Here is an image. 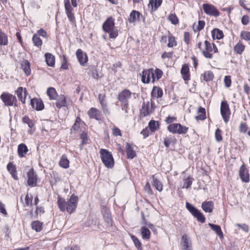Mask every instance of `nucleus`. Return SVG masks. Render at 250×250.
I'll use <instances>...</instances> for the list:
<instances>
[{
  "mask_svg": "<svg viewBox=\"0 0 250 250\" xmlns=\"http://www.w3.org/2000/svg\"><path fill=\"white\" fill-rule=\"evenodd\" d=\"M78 198L74 194H72L67 201L61 198L58 197V206L61 211L66 210L69 213L73 212L77 206Z\"/></svg>",
  "mask_w": 250,
  "mask_h": 250,
  "instance_id": "obj_1",
  "label": "nucleus"
},
{
  "mask_svg": "<svg viewBox=\"0 0 250 250\" xmlns=\"http://www.w3.org/2000/svg\"><path fill=\"white\" fill-rule=\"evenodd\" d=\"M103 31L109 34L110 39H115L118 36V30L115 26V19L112 16L108 17L102 25Z\"/></svg>",
  "mask_w": 250,
  "mask_h": 250,
  "instance_id": "obj_2",
  "label": "nucleus"
},
{
  "mask_svg": "<svg viewBox=\"0 0 250 250\" xmlns=\"http://www.w3.org/2000/svg\"><path fill=\"white\" fill-rule=\"evenodd\" d=\"M100 154L104 166L107 168H112L114 166V160L111 153L107 149L101 148Z\"/></svg>",
  "mask_w": 250,
  "mask_h": 250,
  "instance_id": "obj_3",
  "label": "nucleus"
},
{
  "mask_svg": "<svg viewBox=\"0 0 250 250\" xmlns=\"http://www.w3.org/2000/svg\"><path fill=\"white\" fill-rule=\"evenodd\" d=\"M0 99L7 106H18V100L16 97L7 92H3L0 96Z\"/></svg>",
  "mask_w": 250,
  "mask_h": 250,
  "instance_id": "obj_4",
  "label": "nucleus"
},
{
  "mask_svg": "<svg viewBox=\"0 0 250 250\" xmlns=\"http://www.w3.org/2000/svg\"><path fill=\"white\" fill-rule=\"evenodd\" d=\"M205 49L202 50V53L203 56L208 59H212L213 58L212 53H217L218 49L214 43H211L208 41H205Z\"/></svg>",
  "mask_w": 250,
  "mask_h": 250,
  "instance_id": "obj_5",
  "label": "nucleus"
},
{
  "mask_svg": "<svg viewBox=\"0 0 250 250\" xmlns=\"http://www.w3.org/2000/svg\"><path fill=\"white\" fill-rule=\"evenodd\" d=\"M167 130L171 133L178 134H185L187 133L188 128L179 123H173L168 125Z\"/></svg>",
  "mask_w": 250,
  "mask_h": 250,
  "instance_id": "obj_6",
  "label": "nucleus"
},
{
  "mask_svg": "<svg viewBox=\"0 0 250 250\" xmlns=\"http://www.w3.org/2000/svg\"><path fill=\"white\" fill-rule=\"evenodd\" d=\"M186 208L195 217L198 222L203 223L205 222V216L192 205L188 202H186Z\"/></svg>",
  "mask_w": 250,
  "mask_h": 250,
  "instance_id": "obj_7",
  "label": "nucleus"
},
{
  "mask_svg": "<svg viewBox=\"0 0 250 250\" xmlns=\"http://www.w3.org/2000/svg\"><path fill=\"white\" fill-rule=\"evenodd\" d=\"M132 93L128 89H124L119 93L118 100L123 104L124 107H126L127 104H128V100L131 98Z\"/></svg>",
  "mask_w": 250,
  "mask_h": 250,
  "instance_id": "obj_8",
  "label": "nucleus"
},
{
  "mask_svg": "<svg viewBox=\"0 0 250 250\" xmlns=\"http://www.w3.org/2000/svg\"><path fill=\"white\" fill-rule=\"evenodd\" d=\"M221 114L224 121L227 123L229 119L230 111L229 105L226 101H222L220 107Z\"/></svg>",
  "mask_w": 250,
  "mask_h": 250,
  "instance_id": "obj_9",
  "label": "nucleus"
},
{
  "mask_svg": "<svg viewBox=\"0 0 250 250\" xmlns=\"http://www.w3.org/2000/svg\"><path fill=\"white\" fill-rule=\"evenodd\" d=\"M202 8L204 12L208 15L213 17H218L220 12L216 7L212 4L204 3L202 5Z\"/></svg>",
  "mask_w": 250,
  "mask_h": 250,
  "instance_id": "obj_10",
  "label": "nucleus"
},
{
  "mask_svg": "<svg viewBox=\"0 0 250 250\" xmlns=\"http://www.w3.org/2000/svg\"><path fill=\"white\" fill-rule=\"evenodd\" d=\"M142 81L144 83H148L150 81L154 82V71L153 69L144 70L142 72Z\"/></svg>",
  "mask_w": 250,
  "mask_h": 250,
  "instance_id": "obj_11",
  "label": "nucleus"
},
{
  "mask_svg": "<svg viewBox=\"0 0 250 250\" xmlns=\"http://www.w3.org/2000/svg\"><path fill=\"white\" fill-rule=\"evenodd\" d=\"M64 8L66 14L69 21L74 23L75 22V17L73 13V9L72 7L69 0H64Z\"/></svg>",
  "mask_w": 250,
  "mask_h": 250,
  "instance_id": "obj_12",
  "label": "nucleus"
},
{
  "mask_svg": "<svg viewBox=\"0 0 250 250\" xmlns=\"http://www.w3.org/2000/svg\"><path fill=\"white\" fill-rule=\"evenodd\" d=\"M239 175L243 182L249 183L250 182V180L249 169L246 167L244 164L242 165L240 167Z\"/></svg>",
  "mask_w": 250,
  "mask_h": 250,
  "instance_id": "obj_13",
  "label": "nucleus"
},
{
  "mask_svg": "<svg viewBox=\"0 0 250 250\" xmlns=\"http://www.w3.org/2000/svg\"><path fill=\"white\" fill-rule=\"evenodd\" d=\"M27 184L31 187H35L37 185V176L33 168L30 169L27 172Z\"/></svg>",
  "mask_w": 250,
  "mask_h": 250,
  "instance_id": "obj_14",
  "label": "nucleus"
},
{
  "mask_svg": "<svg viewBox=\"0 0 250 250\" xmlns=\"http://www.w3.org/2000/svg\"><path fill=\"white\" fill-rule=\"evenodd\" d=\"M181 245L182 250H191L192 248V243L191 239L186 234L182 236L181 240Z\"/></svg>",
  "mask_w": 250,
  "mask_h": 250,
  "instance_id": "obj_15",
  "label": "nucleus"
},
{
  "mask_svg": "<svg viewBox=\"0 0 250 250\" xmlns=\"http://www.w3.org/2000/svg\"><path fill=\"white\" fill-rule=\"evenodd\" d=\"M143 15L138 11L133 10L129 14L128 21L130 23H134L136 21H140Z\"/></svg>",
  "mask_w": 250,
  "mask_h": 250,
  "instance_id": "obj_16",
  "label": "nucleus"
},
{
  "mask_svg": "<svg viewBox=\"0 0 250 250\" xmlns=\"http://www.w3.org/2000/svg\"><path fill=\"white\" fill-rule=\"evenodd\" d=\"M76 55L80 64L83 66L85 65L88 61L86 54L81 49H79L77 50Z\"/></svg>",
  "mask_w": 250,
  "mask_h": 250,
  "instance_id": "obj_17",
  "label": "nucleus"
},
{
  "mask_svg": "<svg viewBox=\"0 0 250 250\" xmlns=\"http://www.w3.org/2000/svg\"><path fill=\"white\" fill-rule=\"evenodd\" d=\"M15 94L17 95L19 100L22 104L25 103V99L28 95V93L25 88L22 87H19L15 91Z\"/></svg>",
  "mask_w": 250,
  "mask_h": 250,
  "instance_id": "obj_18",
  "label": "nucleus"
},
{
  "mask_svg": "<svg viewBox=\"0 0 250 250\" xmlns=\"http://www.w3.org/2000/svg\"><path fill=\"white\" fill-rule=\"evenodd\" d=\"M154 104V102L151 99V106L149 105V102L144 103L141 110V113L144 116H146L150 114L152 112V108Z\"/></svg>",
  "mask_w": 250,
  "mask_h": 250,
  "instance_id": "obj_19",
  "label": "nucleus"
},
{
  "mask_svg": "<svg viewBox=\"0 0 250 250\" xmlns=\"http://www.w3.org/2000/svg\"><path fill=\"white\" fill-rule=\"evenodd\" d=\"M30 104L32 107L36 110L40 111L44 108V104L40 99L36 98L31 99Z\"/></svg>",
  "mask_w": 250,
  "mask_h": 250,
  "instance_id": "obj_20",
  "label": "nucleus"
},
{
  "mask_svg": "<svg viewBox=\"0 0 250 250\" xmlns=\"http://www.w3.org/2000/svg\"><path fill=\"white\" fill-rule=\"evenodd\" d=\"M181 73L182 75L183 79L185 81L190 80V73L188 65L187 64L183 65L181 70Z\"/></svg>",
  "mask_w": 250,
  "mask_h": 250,
  "instance_id": "obj_21",
  "label": "nucleus"
},
{
  "mask_svg": "<svg viewBox=\"0 0 250 250\" xmlns=\"http://www.w3.org/2000/svg\"><path fill=\"white\" fill-rule=\"evenodd\" d=\"M177 142L176 138L171 135L167 136L164 139V144L165 146L168 148L170 146H174Z\"/></svg>",
  "mask_w": 250,
  "mask_h": 250,
  "instance_id": "obj_22",
  "label": "nucleus"
},
{
  "mask_svg": "<svg viewBox=\"0 0 250 250\" xmlns=\"http://www.w3.org/2000/svg\"><path fill=\"white\" fill-rule=\"evenodd\" d=\"M28 151V149L25 144L22 143L18 146V154L20 158L25 157Z\"/></svg>",
  "mask_w": 250,
  "mask_h": 250,
  "instance_id": "obj_23",
  "label": "nucleus"
},
{
  "mask_svg": "<svg viewBox=\"0 0 250 250\" xmlns=\"http://www.w3.org/2000/svg\"><path fill=\"white\" fill-rule=\"evenodd\" d=\"M214 208V203L212 201H205L202 204V208L206 212L210 213Z\"/></svg>",
  "mask_w": 250,
  "mask_h": 250,
  "instance_id": "obj_24",
  "label": "nucleus"
},
{
  "mask_svg": "<svg viewBox=\"0 0 250 250\" xmlns=\"http://www.w3.org/2000/svg\"><path fill=\"white\" fill-rule=\"evenodd\" d=\"M163 94V90L159 87L154 86L151 93V99L153 100L155 98H161Z\"/></svg>",
  "mask_w": 250,
  "mask_h": 250,
  "instance_id": "obj_25",
  "label": "nucleus"
},
{
  "mask_svg": "<svg viewBox=\"0 0 250 250\" xmlns=\"http://www.w3.org/2000/svg\"><path fill=\"white\" fill-rule=\"evenodd\" d=\"M21 68L27 76L30 75V63L27 60H24L21 62Z\"/></svg>",
  "mask_w": 250,
  "mask_h": 250,
  "instance_id": "obj_26",
  "label": "nucleus"
},
{
  "mask_svg": "<svg viewBox=\"0 0 250 250\" xmlns=\"http://www.w3.org/2000/svg\"><path fill=\"white\" fill-rule=\"evenodd\" d=\"M98 99L99 100L100 104L102 107L104 112L105 113L109 114V111L108 110L107 104L105 101V95L104 94H100L98 96Z\"/></svg>",
  "mask_w": 250,
  "mask_h": 250,
  "instance_id": "obj_27",
  "label": "nucleus"
},
{
  "mask_svg": "<svg viewBox=\"0 0 250 250\" xmlns=\"http://www.w3.org/2000/svg\"><path fill=\"white\" fill-rule=\"evenodd\" d=\"M125 148L127 158L128 159H132L136 157V153L135 151L133 149V148L129 144H126Z\"/></svg>",
  "mask_w": 250,
  "mask_h": 250,
  "instance_id": "obj_28",
  "label": "nucleus"
},
{
  "mask_svg": "<svg viewBox=\"0 0 250 250\" xmlns=\"http://www.w3.org/2000/svg\"><path fill=\"white\" fill-rule=\"evenodd\" d=\"M7 170L11 174L12 177L16 180L18 179L17 175V170L15 166L11 162L9 163L7 165Z\"/></svg>",
  "mask_w": 250,
  "mask_h": 250,
  "instance_id": "obj_29",
  "label": "nucleus"
},
{
  "mask_svg": "<svg viewBox=\"0 0 250 250\" xmlns=\"http://www.w3.org/2000/svg\"><path fill=\"white\" fill-rule=\"evenodd\" d=\"M45 61L47 64L51 67L55 65V57L49 53L45 54Z\"/></svg>",
  "mask_w": 250,
  "mask_h": 250,
  "instance_id": "obj_30",
  "label": "nucleus"
},
{
  "mask_svg": "<svg viewBox=\"0 0 250 250\" xmlns=\"http://www.w3.org/2000/svg\"><path fill=\"white\" fill-rule=\"evenodd\" d=\"M88 115L90 118L100 119V112L95 108L92 107L88 111Z\"/></svg>",
  "mask_w": 250,
  "mask_h": 250,
  "instance_id": "obj_31",
  "label": "nucleus"
},
{
  "mask_svg": "<svg viewBox=\"0 0 250 250\" xmlns=\"http://www.w3.org/2000/svg\"><path fill=\"white\" fill-rule=\"evenodd\" d=\"M211 35L214 40H219L223 38L224 37L222 31L218 28H215L211 31Z\"/></svg>",
  "mask_w": 250,
  "mask_h": 250,
  "instance_id": "obj_32",
  "label": "nucleus"
},
{
  "mask_svg": "<svg viewBox=\"0 0 250 250\" xmlns=\"http://www.w3.org/2000/svg\"><path fill=\"white\" fill-rule=\"evenodd\" d=\"M162 0H149L148 6H151L152 10L156 11L162 4Z\"/></svg>",
  "mask_w": 250,
  "mask_h": 250,
  "instance_id": "obj_33",
  "label": "nucleus"
},
{
  "mask_svg": "<svg viewBox=\"0 0 250 250\" xmlns=\"http://www.w3.org/2000/svg\"><path fill=\"white\" fill-rule=\"evenodd\" d=\"M208 225L219 237H223V234L220 226L211 223H209Z\"/></svg>",
  "mask_w": 250,
  "mask_h": 250,
  "instance_id": "obj_34",
  "label": "nucleus"
},
{
  "mask_svg": "<svg viewBox=\"0 0 250 250\" xmlns=\"http://www.w3.org/2000/svg\"><path fill=\"white\" fill-rule=\"evenodd\" d=\"M66 104L65 97L63 95H61L56 102V105L58 108H60L62 106H65Z\"/></svg>",
  "mask_w": 250,
  "mask_h": 250,
  "instance_id": "obj_35",
  "label": "nucleus"
},
{
  "mask_svg": "<svg viewBox=\"0 0 250 250\" xmlns=\"http://www.w3.org/2000/svg\"><path fill=\"white\" fill-rule=\"evenodd\" d=\"M153 179V186L159 191H161L163 190V185L160 181L155 178V175H154L152 176Z\"/></svg>",
  "mask_w": 250,
  "mask_h": 250,
  "instance_id": "obj_36",
  "label": "nucleus"
},
{
  "mask_svg": "<svg viewBox=\"0 0 250 250\" xmlns=\"http://www.w3.org/2000/svg\"><path fill=\"white\" fill-rule=\"evenodd\" d=\"M206 118V110L204 108L200 107L198 109V115L196 117L197 120H204Z\"/></svg>",
  "mask_w": 250,
  "mask_h": 250,
  "instance_id": "obj_37",
  "label": "nucleus"
},
{
  "mask_svg": "<svg viewBox=\"0 0 250 250\" xmlns=\"http://www.w3.org/2000/svg\"><path fill=\"white\" fill-rule=\"evenodd\" d=\"M32 229L36 232H40L42 228V224L39 221H34L31 223Z\"/></svg>",
  "mask_w": 250,
  "mask_h": 250,
  "instance_id": "obj_38",
  "label": "nucleus"
},
{
  "mask_svg": "<svg viewBox=\"0 0 250 250\" xmlns=\"http://www.w3.org/2000/svg\"><path fill=\"white\" fill-rule=\"evenodd\" d=\"M47 94L50 100H55L58 95L55 89L53 87H49L47 89Z\"/></svg>",
  "mask_w": 250,
  "mask_h": 250,
  "instance_id": "obj_39",
  "label": "nucleus"
},
{
  "mask_svg": "<svg viewBox=\"0 0 250 250\" xmlns=\"http://www.w3.org/2000/svg\"><path fill=\"white\" fill-rule=\"evenodd\" d=\"M245 46L239 41L234 47V51L237 54H241L245 49Z\"/></svg>",
  "mask_w": 250,
  "mask_h": 250,
  "instance_id": "obj_40",
  "label": "nucleus"
},
{
  "mask_svg": "<svg viewBox=\"0 0 250 250\" xmlns=\"http://www.w3.org/2000/svg\"><path fill=\"white\" fill-rule=\"evenodd\" d=\"M8 43L7 36L1 31H0V45H7Z\"/></svg>",
  "mask_w": 250,
  "mask_h": 250,
  "instance_id": "obj_41",
  "label": "nucleus"
},
{
  "mask_svg": "<svg viewBox=\"0 0 250 250\" xmlns=\"http://www.w3.org/2000/svg\"><path fill=\"white\" fill-rule=\"evenodd\" d=\"M69 163L67 157L65 155H63L60 161V166L64 168H67L69 167Z\"/></svg>",
  "mask_w": 250,
  "mask_h": 250,
  "instance_id": "obj_42",
  "label": "nucleus"
},
{
  "mask_svg": "<svg viewBox=\"0 0 250 250\" xmlns=\"http://www.w3.org/2000/svg\"><path fill=\"white\" fill-rule=\"evenodd\" d=\"M148 126L152 131H155L159 128V122L154 120H151L149 122Z\"/></svg>",
  "mask_w": 250,
  "mask_h": 250,
  "instance_id": "obj_43",
  "label": "nucleus"
},
{
  "mask_svg": "<svg viewBox=\"0 0 250 250\" xmlns=\"http://www.w3.org/2000/svg\"><path fill=\"white\" fill-rule=\"evenodd\" d=\"M141 230L142 237L144 239H149L150 235L149 229L146 227H143L141 229Z\"/></svg>",
  "mask_w": 250,
  "mask_h": 250,
  "instance_id": "obj_44",
  "label": "nucleus"
},
{
  "mask_svg": "<svg viewBox=\"0 0 250 250\" xmlns=\"http://www.w3.org/2000/svg\"><path fill=\"white\" fill-rule=\"evenodd\" d=\"M104 218L105 221L108 224H112V219L111 218V215L109 212V210L105 208L104 209Z\"/></svg>",
  "mask_w": 250,
  "mask_h": 250,
  "instance_id": "obj_45",
  "label": "nucleus"
},
{
  "mask_svg": "<svg viewBox=\"0 0 250 250\" xmlns=\"http://www.w3.org/2000/svg\"><path fill=\"white\" fill-rule=\"evenodd\" d=\"M32 41L34 45L40 47L42 45V42L41 38L37 35L35 34L32 37Z\"/></svg>",
  "mask_w": 250,
  "mask_h": 250,
  "instance_id": "obj_46",
  "label": "nucleus"
},
{
  "mask_svg": "<svg viewBox=\"0 0 250 250\" xmlns=\"http://www.w3.org/2000/svg\"><path fill=\"white\" fill-rule=\"evenodd\" d=\"M204 80L206 81H210L212 80L214 75L212 72L210 71H206L203 74Z\"/></svg>",
  "mask_w": 250,
  "mask_h": 250,
  "instance_id": "obj_47",
  "label": "nucleus"
},
{
  "mask_svg": "<svg viewBox=\"0 0 250 250\" xmlns=\"http://www.w3.org/2000/svg\"><path fill=\"white\" fill-rule=\"evenodd\" d=\"M240 37L242 40L250 41V32L243 30L241 31Z\"/></svg>",
  "mask_w": 250,
  "mask_h": 250,
  "instance_id": "obj_48",
  "label": "nucleus"
},
{
  "mask_svg": "<svg viewBox=\"0 0 250 250\" xmlns=\"http://www.w3.org/2000/svg\"><path fill=\"white\" fill-rule=\"evenodd\" d=\"M168 19L174 25H176L179 23L178 18L175 14H170Z\"/></svg>",
  "mask_w": 250,
  "mask_h": 250,
  "instance_id": "obj_49",
  "label": "nucleus"
},
{
  "mask_svg": "<svg viewBox=\"0 0 250 250\" xmlns=\"http://www.w3.org/2000/svg\"><path fill=\"white\" fill-rule=\"evenodd\" d=\"M193 180L190 176L188 177L184 181L183 188H189L192 185Z\"/></svg>",
  "mask_w": 250,
  "mask_h": 250,
  "instance_id": "obj_50",
  "label": "nucleus"
},
{
  "mask_svg": "<svg viewBox=\"0 0 250 250\" xmlns=\"http://www.w3.org/2000/svg\"><path fill=\"white\" fill-rule=\"evenodd\" d=\"M168 43L167 46L168 47H172L177 45V42L174 37L169 36L168 37Z\"/></svg>",
  "mask_w": 250,
  "mask_h": 250,
  "instance_id": "obj_51",
  "label": "nucleus"
},
{
  "mask_svg": "<svg viewBox=\"0 0 250 250\" xmlns=\"http://www.w3.org/2000/svg\"><path fill=\"white\" fill-rule=\"evenodd\" d=\"M22 122L24 124L28 125L29 128H32L34 125L33 121L30 119L28 117L25 116L22 118Z\"/></svg>",
  "mask_w": 250,
  "mask_h": 250,
  "instance_id": "obj_52",
  "label": "nucleus"
},
{
  "mask_svg": "<svg viewBox=\"0 0 250 250\" xmlns=\"http://www.w3.org/2000/svg\"><path fill=\"white\" fill-rule=\"evenodd\" d=\"M215 140L217 142H221L222 139V131L219 128H217L215 132Z\"/></svg>",
  "mask_w": 250,
  "mask_h": 250,
  "instance_id": "obj_53",
  "label": "nucleus"
},
{
  "mask_svg": "<svg viewBox=\"0 0 250 250\" xmlns=\"http://www.w3.org/2000/svg\"><path fill=\"white\" fill-rule=\"evenodd\" d=\"M162 74L163 72L162 70L158 68L156 69L154 71V82L156 80H158L160 79L161 78Z\"/></svg>",
  "mask_w": 250,
  "mask_h": 250,
  "instance_id": "obj_54",
  "label": "nucleus"
},
{
  "mask_svg": "<svg viewBox=\"0 0 250 250\" xmlns=\"http://www.w3.org/2000/svg\"><path fill=\"white\" fill-rule=\"evenodd\" d=\"M131 239L133 242L134 243V244L136 248L138 249V250H142V247H141V243L140 242V241L138 240V239L135 237V236L132 235L131 236Z\"/></svg>",
  "mask_w": 250,
  "mask_h": 250,
  "instance_id": "obj_55",
  "label": "nucleus"
},
{
  "mask_svg": "<svg viewBox=\"0 0 250 250\" xmlns=\"http://www.w3.org/2000/svg\"><path fill=\"white\" fill-rule=\"evenodd\" d=\"M249 129L248 125L244 123H241L239 126V131L241 133H245Z\"/></svg>",
  "mask_w": 250,
  "mask_h": 250,
  "instance_id": "obj_56",
  "label": "nucleus"
},
{
  "mask_svg": "<svg viewBox=\"0 0 250 250\" xmlns=\"http://www.w3.org/2000/svg\"><path fill=\"white\" fill-rule=\"evenodd\" d=\"M81 139L82 140V145L86 144L88 142L87 135L86 132L83 131L80 135Z\"/></svg>",
  "mask_w": 250,
  "mask_h": 250,
  "instance_id": "obj_57",
  "label": "nucleus"
},
{
  "mask_svg": "<svg viewBox=\"0 0 250 250\" xmlns=\"http://www.w3.org/2000/svg\"><path fill=\"white\" fill-rule=\"evenodd\" d=\"M32 200L33 197L32 195L30 197L29 196L28 194H27L25 198V203L26 206H32Z\"/></svg>",
  "mask_w": 250,
  "mask_h": 250,
  "instance_id": "obj_58",
  "label": "nucleus"
},
{
  "mask_svg": "<svg viewBox=\"0 0 250 250\" xmlns=\"http://www.w3.org/2000/svg\"><path fill=\"white\" fill-rule=\"evenodd\" d=\"M224 83L226 87H229L231 84V77L230 76H226L224 78Z\"/></svg>",
  "mask_w": 250,
  "mask_h": 250,
  "instance_id": "obj_59",
  "label": "nucleus"
},
{
  "mask_svg": "<svg viewBox=\"0 0 250 250\" xmlns=\"http://www.w3.org/2000/svg\"><path fill=\"white\" fill-rule=\"evenodd\" d=\"M112 132H113V134L114 136H122V133H121V130H120V129L119 128H118L116 126H114L113 128Z\"/></svg>",
  "mask_w": 250,
  "mask_h": 250,
  "instance_id": "obj_60",
  "label": "nucleus"
},
{
  "mask_svg": "<svg viewBox=\"0 0 250 250\" xmlns=\"http://www.w3.org/2000/svg\"><path fill=\"white\" fill-rule=\"evenodd\" d=\"M250 21V18L247 15H244L241 19V22L243 25H247Z\"/></svg>",
  "mask_w": 250,
  "mask_h": 250,
  "instance_id": "obj_61",
  "label": "nucleus"
},
{
  "mask_svg": "<svg viewBox=\"0 0 250 250\" xmlns=\"http://www.w3.org/2000/svg\"><path fill=\"white\" fill-rule=\"evenodd\" d=\"M205 25V22L204 21H199L197 29L198 31L202 30Z\"/></svg>",
  "mask_w": 250,
  "mask_h": 250,
  "instance_id": "obj_62",
  "label": "nucleus"
},
{
  "mask_svg": "<svg viewBox=\"0 0 250 250\" xmlns=\"http://www.w3.org/2000/svg\"><path fill=\"white\" fill-rule=\"evenodd\" d=\"M190 34L188 32H186L184 33V41L188 45L189 42Z\"/></svg>",
  "mask_w": 250,
  "mask_h": 250,
  "instance_id": "obj_63",
  "label": "nucleus"
},
{
  "mask_svg": "<svg viewBox=\"0 0 250 250\" xmlns=\"http://www.w3.org/2000/svg\"><path fill=\"white\" fill-rule=\"evenodd\" d=\"M37 35H38L39 37L41 36L43 37H46L47 36V32L43 29H41L38 30Z\"/></svg>",
  "mask_w": 250,
  "mask_h": 250,
  "instance_id": "obj_64",
  "label": "nucleus"
}]
</instances>
